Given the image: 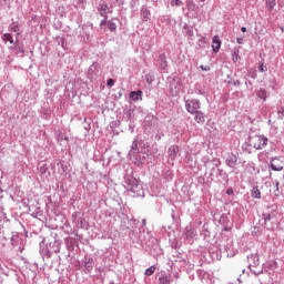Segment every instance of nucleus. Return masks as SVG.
<instances>
[{
  "label": "nucleus",
  "instance_id": "nucleus-1",
  "mask_svg": "<svg viewBox=\"0 0 284 284\" xmlns=\"http://www.w3.org/2000/svg\"><path fill=\"white\" fill-rule=\"evenodd\" d=\"M248 145L255 150H263L267 145V138L264 135H252L248 139Z\"/></svg>",
  "mask_w": 284,
  "mask_h": 284
},
{
  "label": "nucleus",
  "instance_id": "nucleus-2",
  "mask_svg": "<svg viewBox=\"0 0 284 284\" xmlns=\"http://www.w3.org/2000/svg\"><path fill=\"white\" fill-rule=\"evenodd\" d=\"M186 112L194 114L201 110V102L199 100H186L185 101Z\"/></svg>",
  "mask_w": 284,
  "mask_h": 284
},
{
  "label": "nucleus",
  "instance_id": "nucleus-3",
  "mask_svg": "<svg viewBox=\"0 0 284 284\" xmlns=\"http://www.w3.org/2000/svg\"><path fill=\"white\" fill-rule=\"evenodd\" d=\"M98 12L100 17H104V19H108V14H112V8L108 6V2L103 1L99 3Z\"/></svg>",
  "mask_w": 284,
  "mask_h": 284
},
{
  "label": "nucleus",
  "instance_id": "nucleus-4",
  "mask_svg": "<svg viewBox=\"0 0 284 284\" xmlns=\"http://www.w3.org/2000/svg\"><path fill=\"white\" fill-rule=\"evenodd\" d=\"M271 168L275 172H281V170H283V162L281 160H278V159H273L271 161Z\"/></svg>",
  "mask_w": 284,
  "mask_h": 284
},
{
  "label": "nucleus",
  "instance_id": "nucleus-5",
  "mask_svg": "<svg viewBox=\"0 0 284 284\" xmlns=\"http://www.w3.org/2000/svg\"><path fill=\"white\" fill-rule=\"evenodd\" d=\"M179 155V145H171L169 148V158L174 161L176 156Z\"/></svg>",
  "mask_w": 284,
  "mask_h": 284
},
{
  "label": "nucleus",
  "instance_id": "nucleus-6",
  "mask_svg": "<svg viewBox=\"0 0 284 284\" xmlns=\"http://www.w3.org/2000/svg\"><path fill=\"white\" fill-rule=\"evenodd\" d=\"M212 49L213 52H219V50H221V39H219V36H215L213 38Z\"/></svg>",
  "mask_w": 284,
  "mask_h": 284
},
{
  "label": "nucleus",
  "instance_id": "nucleus-7",
  "mask_svg": "<svg viewBox=\"0 0 284 284\" xmlns=\"http://www.w3.org/2000/svg\"><path fill=\"white\" fill-rule=\"evenodd\" d=\"M194 116V121H196V123H205V115L203 114V112L201 111H195Z\"/></svg>",
  "mask_w": 284,
  "mask_h": 284
},
{
  "label": "nucleus",
  "instance_id": "nucleus-8",
  "mask_svg": "<svg viewBox=\"0 0 284 284\" xmlns=\"http://www.w3.org/2000/svg\"><path fill=\"white\" fill-rule=\"evenodd\" d=\"M265 6L270 12L276 8V0H265Z\"/></svg>",
  "mask_w": 284,
  "mask_h": 284
},
{
  "label": "nucleus",
  "instance_id": "nucleus-9",
  "mask_svg": "<svg viewBox=\"0 0 284 284\" xmlns=\"http://www.w3.org/2000/svg\"><path fill=\"white\" fill-rule=\"evenodd\" d=\"M159 283L160 284H170V276L168 274L162 273L159 277Z\"/></svg>",
  "mask_w": 284,
  "mask_h": 284
},
{
  "label": "nucleus",
  "instance_id": "nucleus-10",
  "mask_svg": "<svg viewBox=\"0 0 284 284\" xmlns=\"http://www.w3.org/2000/svg\"><path fill=\"white\" fill-rule=\"evenodd\" d=\"M256 94L258 99H263L264 101H267V91L265 89H260Z\"/></svg>",
  "mask_w": 284,
  "mask_h": 284
},
{
  "label": "nucleus",
  "instance_id": "nucleus-11",
  "mask_svg": "<svg viewBox=\"0 0 284 284\" xmlns=\"http://www.w3.org/2000/svg\"><path fill=\"white\" fill-rule=\"evenodd\" d=\"M141 94H143V91H132L130 93V99H132L133 101H139Z\"/></svg>",
  "mask_w": 284,
  "mask_h": 284
},
{
  "label": "nucleus",
  "instance_id": "nucleus-12",
  "mask_svg": "<svg viewBox=\"0 0 284 284\" xmlns=\"http://www.w3.org/2000/svg\"><path fill=\"white\" fill-rule=\"evenodd\" d=\"M106 26L111 32H116V23H114L112 20H109Z\"/></svg>",
  "mask_w": 284,
  "mask_h": 284
},
{
  "label": "nucleus",
  "instance_id": "nucleus-13",
  "mask_svg": "<svg viewBox=\"0 0 284 284\" xmlns=\"http://www.w3.org/2000/svg\"><path fill=\"white\" fill-rule=\"evenodd\" d=\"M252 196L253 199H261V190H258V187H253Z\"/></svg>",
  "mask_w": 284,
  "mask_h": 284
},
{
  "label": "nucleus",
  "instance_id": "nucleus-14",
  "mask_svg": "<svg viewBox=\"0 0 284 284\" xmlns=\"http://www.w3.org/2000/svg\"><path fill=\"white\" fill-rule=\"evenodd\" d=\"M142 19L144 20V21H148V19H150V16H151V13H150V10H148V9H142Z\"/></svg>",
  "mask_w": 284,
  "mask_h": 284
},
{
  "label": "nucleus",
  "instance_id": "nucleus-15",
  "mask_svg": "<svg viewBox=\"0 0 284 284\" xmlns=\"http://www.w3.org/2000/svg\"><path fill=\"white\" fill-rule=\"evenodd\" d=\"M154 272H156V266L153 265L145 270V276H152V274H154Z\"/></svg>",
  "mask_w": 284,
  "mask_h": 284
},
{
  "label": "nucleus",
  "instance_id": "nucleus-16",
  "mask_svg": "<svg viewBox=\"0 0 284 284\" xmlns=\"http://www.w3.org/2000/svg\"><path fill=\"white\" fill-rule=\"evenodd\" d=\"M3 41H9V43H14V40L12 39V34L4 33L2 37Z\"/></svg>",
  "mask_w": 284,
  "mask_h": 284
},
{
  "label": "nucleus",
  "instance_id": "nucleus-17",
  "mask_svg": "<svg viewBox=\"0 0 284 284\" xmlns=\"http://www.w3.org/2000/svg\"><path fill=\"white\" fill-rule=\"evenodd\" d=\"M185 235H186L187 239L193 237L194 236V229L186 227Z\"/></svg>",
  "mask_w": 284,
  "mask_h": 284
},
{
  "label": "nucleus",
  "instance_id": "nucleus-18",
  "mask_svg": "<svg viewBox=\"0 0 284 284\" xmlns=\"http://www.w3.org/2000/svg\"><path fill=\"white\" fill-rule=\"evenodd\" d=\"M171 6H173V7L176 6L179 8V7L183 6V2L181 0H173L171 2Z\"/></svg>",
  "mask_w": 284,
  "mask_h": 284
},
{
  "label": "nucleus",
  "instance_id": "nucleus-19",
  "mask_svg": "<svg viewBox=\"0 0 284 284\" xmlns=\"http://www.w3.org/2000/svg\"><path fill=\"white\" fill-rule=\"evenodd\" d=\"M186 6H187L189 10H192L194 8V1H192V0L186 1Z\"/></svg>",
  "mask_w": 284,
  "mask_h": 284
},
{
  "label": "nucleus",
  "instance_id": "nucleus-20",
  "mask_svg": "<svg viewBox=\"0 0 284 284\" xmlns=\"http://www.w3.org/2000/svg\"><path fill=\"white\" fill-rule=\"evenodd\" d=\"M159 59L160 61H162L164 65H168V61L165 60V54H160Z\"/></svg>",
  "mask_w": 284,
  "mask_h": 284
},
{
  "label": "nucleus",
  "instance_id": "nucleus-21",
  "mask_svg": "<svg viewBox=\"0 0 284 284\" xmlns=\"http://www.w3.org/2000/svg\"><path fill=\"white\" fill-rule=\"evenodd\" d=\"M258 70H260V72H267V67H265V64H260V67H258Z\"/></svg>",
  "mask_w": 284,
  "mask_h": 284
},
{
  "label": "nucleus",
  "instance_id": "nucleus-22",
  "mask_svg": "<svg viewBox=\"0 0 284 284\" xmlns=\"http://www.w3.org/2000/svg\"><path fill=\"white\" fill-rule=\"evenodd\" d=\"M239 59H241V57H239V52L234 51L233 52V61L236 62V61H239Z\"/></svg>",
  "mask_w": 284,
  "mask_h": 284
},
{
  "label": "nucleus",
  "instance_id": "nucleus-23",
  "mask_svg": "<svg viewBox=\"0 0 284 284\" xmlns=\"http://www.w3.org/2000/svg\"><path fill=\"white\" fill-rule=\"evenodd\" d=\"M263 216H264L265 223H267V221H272V215L271 214H263Z\"/></svg>",
  "mask_w": 284,
  "mask_h": 284
},
{
  "label": "nucleus",
  "instance_id": "nucleus-24",
  "mask_svg": "<svg viewBox=\"0 0 284 284\" xmlns=\"http://www.w3.org/2000/svg\"><path fill=\"white\" fill-rule=\"evenodd\" d=\"M103 26H108V18H104V19L100 22V28H103Z\"/></svg>",
  "mask_w": 284,
  "mask_h": 284
},
{
  "label": "nucleus",
  "instance_id": "nucleus-25",
  "mask_svg": "<svg viewBox=\"0 0 284 284\" xmlns=\"http://www.w3.org/2000/svg\"><path fill=\"white\" fill-rule=\"evenodd\" d=\"M106 85H108L109 88H112V85H114V80H113V79H109V80L106 81Z\"/></svg>",
  "mask_w": 284,
  "mask_h": 284
},
{
  "label": "nucleus",
  "instance_id": "nucleus-26",
  "mask_svg": "<svg viewBox=\"0 0 284 284\" xmlns=\"http://www.w3.org/2000/svg\"><path fill=\"white\" fill-rule=\"evenodd\" d=\"M201 70H203V72H210V65L203 67L200 65Z\"/></svg>",
  "mask_w": 284,
  "mask_h": 284
},
{
  "label": "nucleus",
  "instance_id": "nucleus-27",
  "mask_svg": "<svg viewBox=\"0 0 284 284\" xmlns=\"http://www.w3.org/2000/svg\"><path fill=\"white\" fill-rule=\"evenodd\" d=\"M10 30L12 31V32H19V27H10Z\"/></svg>",
  "mask_w": 284,
  "mask_h": 284
},
{
  "label": "nucleus",
  "instance_id": "nucleus-28",
  "mask_svg": "<svg viewBox=\"0 0 284 284\" xmlns=\"http://www.w3.org/2000/svg\"><path fill=\"white\" fill-rule=\"evenodd\" d=\"M237 43H243V38H237Z\"/></svg>",
  "mask_w": 284,
  "mask_h": 284
},
{
  "label": "nucleus",
  "instance_id": "nucleus-29",
  "mask_svg": "<svg viewBox=\"0 0 284 284\" xmlns=\"http://www.w3.org/2000/svg\"><path fill=\"white\" fill-rule=\"evenodd\" d=\"M241 30H242V32H247V28H245V27H242Z\"/></svg>",
  "mask_w": 284,
  "mask_h": 284
},
{
  "label": "nucleus",
  "instance_id": "nucleus-30",
  "mask_svg": "<svg viewBox=\"0 0 284 284\" xmlns=\"http://www.w3.org/2000/svg\"><path fill=\"white\" fill-rule=\"evenodd\" d=\"M192 34H194V32H192V30L189 31V37H192Z\"/></svg>",
  "mask_w": 284,
  "mask_h": 284
},
{
  "label": "nucleus",
  "instance_id": "nucleus-31",
  "mask_svg": "<svg viewBox=\"0 0 284 284\" xmlns=\"http://www.w3.org/2000/svg\"><path fill=\"white\" fill-rule=\"evenodd\" d=\"M226 193H227V194H232V190H227Z\"/></svg>",
  "mask_w": 284,
  "mask_h": 284
}]
</instances>
